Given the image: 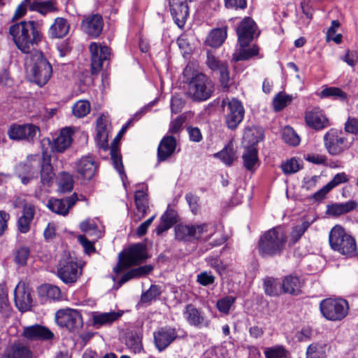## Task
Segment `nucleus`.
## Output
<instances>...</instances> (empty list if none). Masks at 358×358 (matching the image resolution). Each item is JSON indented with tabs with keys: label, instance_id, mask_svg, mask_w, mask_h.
Returning <instances> with one entry per match:
<instances>
[{
	"label": "nucleus",
	"instance_id": "nucleus-1",
	"mask_svg": "<svg viewBox=\"0 0 358 358\" xmlns=\"http://www.w3.org/2000/svg\"><path fill=\"white\" fill-rule=\"evenodd\" d=\"M8 32L17 49L24 54L35 52L43 39L41 25L34 20L14 23Z\"/></svg>",
	"mask_w": 358,
	"mask_h": 358
},
{
	"label": "nucleus",
	"instance_id": "nucleus-2",
	"mask_svg": "<svg viewBox=\"0 0 358 358\" xmlns=\"http://www.w3.org/2000/svg\"><path fill=\"white\" fill-rule=\"evenodd\" d=\"M182 74L185 83L187 84L186 94L192 101L202 102L212 96L214 85L206 75L194 71L189 65L185 68Z\"/></svg>",
	"mask_w": 358,
	"mask_h": 358
},
{
	"label": "nucleus",
	"instance_id": "nucleus-3",
	"mask_svg": "<svg viewBox=\"0 0 358 358\" xmlns=\"http://www.w3.org/2000/svg\"><path fill=\"white\" fill-rule=\"evenodd\" d=\"M287 236L282 227L265 231L258 241V252L264 258L280 256L285 249Z\"/></svg>",
	"mask_w": 358,
	"mask_h": 358
},
{
	"label": "nucleus",
	"instance_id": "nucleus-4",
	"mask_svg": "<svg viewBox=\"0 0 358 358\" xmlns=\"http://www.w3.org/2000/svg\"><path fill=\"white\" fill-rule=\"evenodd\" d=\"M256 24L250 17H245L236 29L238 43L241 50L238 55L235 57L236 61L247 60L250 57L258 54L259 48L256 45L252 48L245 49L253 39Z\"/></svg>",
	"mask_w": 358,
	"mask_h": 358
},
{
	"label": "nucleus",
	"instance_id": "nucleus-5",
	"mask_svg": "<svg viewBox=\"0 0 358 358\" xmlns=\"http://www.w3.org/2000/svg\"><path fill=\"white\" fill-rule=\"evenodd\" d=\"M329 242L331 248L346 257L356 255L357 245L355 239L341 225L334 226L329 234Z\"/></svg>",
	"mask_w": 358,
	"mask_h": 358
},
{
	"label": "nucleus",
	"instance_id": "nucleus-6",
	"mask_svg": "<svg viewBox=\"0 0 358 358\" xmlns=\"http://www.w3.org/2000/svg\"><path fill=\"white\" fill-rule=\"evenodd\" d=\"M221 107L227 127L234 130L244 118L245 109L242 103L237 99L226 97L222 100Z\"/></svg>",
	"mask_w": 358,
	"mask_h": 358
},
{
	"label": "nucleus",
	"instance_id": "nucleus-7",
	"mask_svg": "<svg viewBox=\"0 0 358 358\" xmlns=\"http://www.w3.org/2000/svg\"><path fill=\"white\" fill-rule=\"evenodd\" d=\"M32 60L34 63L29 70L31 80L42 87L48 83L52 76V66L41 51L35 52Z\"/></svg>",
	"mask_w": 358,
	"mask_h": 358
},
{
	"label": "nucleus",
	"instance_id": "nucleus-8",
	"mask_svg": "<svg viewBox=\"0 0 358 358\" xmlns=\"http://www.w3.org/2000/svg\"><path fill=\"white\" fill-rule=\"evenodd\" d=\"M147 258L145 246L142 243H136L131 246L123 256L120 254L119 262L113 268V271L116 273H120L131 266L141 264Z\"/></svg>",
	"mask_w": 358,
	"mask_h": 358
},
{
	"label": "nucleus",
	"instance_id": "nucleus-9",
	"mask_svg": "<svg viewBox=\"0 0 358 358\" xmlns=\"http://www.w3.org/2000/svg\"><path fill=\"white\" fill-rule=\"evenodd\" d=\"M57 273V276L65 284H73L81 275L82 268L73 257L65 254L59 260Z\"/></svg>",
	"mask_w": 358,
	"mask_h": 358
},
{
	"label": "nucleus",
	"instance_id": "nucleus-10",
	"mask_svg": "<svg viewBox=\"0 0 358 358\" xmlns=\"http://www.w3.org/2000/svg\"><path fill=\"white\" fill-rule=\"evenodd\" d=\"M324 143L331 155H341L350 146L345 134L335 129H331L325 134Z\"/></svg>",
	"mask_w": 358,
	"mask_h": 358
},
{
	"label": "nucleus",
	"instance_id": "nucleus-11",
	"mask_svg": "<svg viewBox=\"0 0 358 358\" xmlns=\"http://www.w3.org/2000/svg\"><path fill=\"white\" fill-rule=\"evenodd\" d=\"M14 300L17 308L22 313L34 311L36 306L32 298L31 290L24 282H20L14 290Z\"/></svg>",
	"mask_w": 358,
	"mask_h": 358
},
{
	"label": "nucleus",
	"instance_id": "nucleus-12",
	"mask_svg": "<svg viewBox=\"0 0 358 358\" xmlns=\"http://www.w3.org/2000/svg\"><path fill=\"white\" fill-rule=\"evenodd\" d=\"M89 48L91 54V73L97 74L102 70L104 62L109 59L110 50L95 42L91 43Z\"/></svg>",
	"mask_w": 358,
	"mask_h": 358
},
{
	"label": "nucleus",
	"instance_id": "nucleus-13",
	"mask_svg": "<svg viewBox=\"0 0 358 358\" xmlns=\"http://www.w3.org/2000/svg\"><path fill=\"white\" fill-rule=\"evenodd\" d=\"M206 64L213 71L219 73V80L222 87L224 91H228L231 85V79L227 63L208 52Z\"/></svg>",
	"mask_w": 358,
	"mask_h": 358
},
{
	"label": "nucleus",
	"instance_id": "nucleus-14",
	"mask_svg": "<svg viewBox=\"0 0 358 358\" xmlns=\"http://www.w3.org/2000/svg\"><path fill=\"white\" fill-rule=\"evenodd\" d=\"M79 199L76 193L65 199L50 198L47 203V207L52 213L65 216Z\"/></svg>",
	"mask_w": 358,
	"mask_h": 358
},
{
	"label": "nucleus",
	"instance_id": "nucleus-15",
	"mask_svg": "<svg viewBox=\"0 0 358 358\" xmlns=\"http://www.w3.org/2000/svg\"><path fill=\"white\" fill-rule=\"evenodd\" d=\"M22 336L31 341H48L54 338V334L48 328L40 324L24 327Z\"/></svg>",
	"mask_w": 358,
	"mask_h": 358
},
{
	"label": "nucleus",
	"instance_id": "nucleus-16",
	"mask_svg": "<svg viewBox=\"0 0 358 358\" xmlns=\"http://www.w3.org/2000/svg\"><path fill=\"white\" fill-rule=\"evenodd\" d=\"M304 118L306 124L315 130H321L329 126L328 118L319 107L306 110Z\"/></svg>",
	"mask_w": 358,
	"mask_h": 358
},
{
	"label": "nucleus",
	"instance_id": "nucleus-17",
	"mask_svg": "<svg viewBox=\"0 0 358 358\" xmlns=\"http://www.w3.org/2000/svg\"><path fill=\"white\" fill-rule=\"evenodd\" d=\"M169 7L175 23L182 28L189 15L187 0H169Z\"/></svg>",
	"mask_w": 358,
	"mask_h": 358
},
{
	"label": "nucleus",
	"instance_id": "nucleus-18",
	"mask_svg": "<svg viewBox=\"0 0 358 358\" xmlns=\"http://www.w3.org/2000/svg\"><path fill=\"white\" fill-rule=\"evenodd\" d=\"M76 169L83 180H90L98 171V164L91 156L81 157L76 163Z\"/></svg>",
	"mask_w": 358,
	"mask_h": 358
},
{
	"label": "nucleus",
	"instance_id": "nucleus-19",
	"mask_svg": "<svg viewBox=\"0 0 358 358\" xmlns=\"http://www.w3.org/2000/svg\"><path fill=\"white\" fill-rule=\"evenodd\" d=\"M38 131V128L33 124L13 125L8 134L11 139L31 141Z\"/></svg>",
	"mask_w": 358,
	"mask_h": 358
},
{
	"label": "nucleus",
	"instance_id": "nucleus-20",
	"mask_svg": "<svg viewBox=\"0 0 358 358\" xmlns=\"http://www.w3.org/2000/svg\"><path fill=\"white\" fill-rule=\"evenodd\" d=\"M178 334L174 328L165 327L154 333V341L159 351L165 350L176 338Z\"/></svg>",
	"mask_w": 358,
	"mask_h": 358
},
{
	"label": "nucleus",
	"instance_id": "nucleus-21",
	"mask_svg": "<svg viewBox=\"0 0 358 358\" xmlns=\"http://www.w3.org/2000/svg\"><path fill=\"white\" fill-rule=\"evenodd\" d=\"M321 313H348V302L344 299L328 298L320 303Z\"/></svg>",
	"mask_w": 358,
	"mask_h": 358
},
{
	"label": "nucleus",
	"instance_id": "nucleus-22",
	"mask_svg": "<svg viewBox=\"0 0 358 358\" xmlns=\"http://www.w3.org/2000/svg\"><path fill=\"white\" fill-rule=\"evenodd\" d=\"M81 27L88 36L97 38L103 30V18L99 14L91 15L82 21Z\"/></svg>",
	"mask_w": 358,
	"mask_h": 358
},
{
	"label": "nucleus",
	"instance_id": "nucleus-23",
	"mask_svg": "<svg viewBox=\"0 0 358 358\" xmlns=\"http://www.w3.org/2000/svg\"><path fill=\"white\" fill-rule=\"evenodd\" d=\"M75 132L74 127L63 128L59 136L53 140L52 150L57 152H63L72 143V136Z\"/></svg>",
	"mask_w": 358,
	"mask_h": 358
},
{
	"label": "nucleus",
	"instance_id": "nucleus-24",
	"mask_svg": "<svg viewBox=\"0 0 358 358\" xmlns=\"http://www.w3.org/2000/svg\"><path fill=\"white\" fill-rule=\"evenodd\" d=\"M176 148V139L172 136H166L160 141L157 148V161L167 160L174 153Z\"/></svg>",
	"mask_w": 358,
	"mask_h": 358
},
{
	"label": "nucleus",
	"instance_id": "nucleus-25",
	"mask_svg": "<svg viewBox=\"0 0 358 358\" xmlns=\"http://www.w3.org/2000/svg\"><path fill=\"white\" fill-rule=\"evenodd\" d=\"M35 215V206L32 204H24L22 215L17 221L18 231L22 234H26L30 230L31 224Z\"/></svg>",
	"mask_w": 358,
	"mask_h": 358
},
{
	"label": "nucleus",
	"instance_id": "nucleus-26",
	"mask_svg": "<svg viewBox=\"0 0 358 358\" xmlns=\"http://www.w3.org/2000/svg\"><path fill=\"white\" fill-rule=\"evenodd\" d=\"M38 166H36L30 163H19L15 167V171L20 178L21 182L23 185H27L34 178L38 176Z\"/></svg>",
	"mask_w": 358,
	"mask_h": 358
},
{
	"label": "nucleus",
	"instance_id": "nucleus-27",
	"mask_svg": "<svg viewBox=\"0 0 358 358\" xmlns=\"http://www.w3.org/2000/svg\"><path fill=\"white\" fill-rule=\"evenodd\" d=\"M108 132L106 119L103 117H99L96 120V134L95 141L96 145L103 150H107L108 149Z\"/></svg>",
	"mask_w": 358,
	"mask_h": 358
},
{
	"label": "nucleus",
	"instance_id": "nucleus-28",
	"mask_svg": "<svg viewBox=\"0 0 358 358\" xmlns=\"http://www.w3.org/2000/svg\"><path fill=\"white\" fill-rule=\"evenodd\" d=\"M82 315H55L57 324L66 327L69 331H74L83 326Z\"/></svg>",
	"mask_w": 358,
	"mask_h": 358
},
{
	"label": "nucleus",
	"instance_id": "nucleus-29",
	"mask_svg": "<svg viewBox=\"0 0 358 358\" xmlns=\"http://www.w3.org/2000/svg\"><path fill=\"white\" fill-rule=\"evenodd\" d=\"M70 29V24L66 19L61 17H56L48 30L51 38H62L66 36Z\"/></svg>",
	"mask_w": 358,
	"mask_h": 358
},
{
	"label": "nucleus",
	"instance_id": "nucleus-30",
	"mask_svg": "<svg viewBox=\"0 0 358 358\" xmlns=\"http://www.w3.org/2000/svg\"><path fill=\"white\" fill-rule=\"evenodd\" d=\"M127 130V126L122 127L121 130L117 134V136L115 138L113 141V145H112L110 148V157L113 162V164L115 167V169L117 170V171L120 173L122 179H123V176H125V173L124 171L123 164L122 162V157L120 153L119 149L115 146L114 143L115 141H119L122 136L124 134V133Z\"/></svg>",
	"mask_w": 358,
	"mask_h": 358
},
{
	"label": "nucleus",
	"instance_id": "nucleus-31",
	"mask_svg": "<svg viewBox=\"0 0 358 358\" xmlns=\"http://www.w3.org/2000/svg\"><path fill=\"white\" fill-rule=\"evenodd\" d=\"M3 358H33V352L29 347L16 343L5 350Z\"/></svg>",
	"mask_w": 358,
	"mask_h": 358
},
{
	"label": "nucleus",
	"instance_id": "nucleus-32",
	"mask_svg": "<svg viewBox=\"0 0 358 358\" xmlns=\"http://www.w3.org/2000/svg\"><path fill=\"white\" fill-rule=\"evenodd\" d=\"M358 207V203L350 200L344 203H334L328 205L327 213L329 215L339 216L350 213Z\"/></svg>",
	"mask_w": 358,
	"mask_h": 358
},
{
	"label": "nucleus",
	"instance_id": "nucleus-33",
	"mask_svg": "<svg viewBox=\"0 0 358 358\" xmlns=\"http://www.w3.org/2000/svg\"><path fill=\"white\" fill-rule=\"evenodd\" d=\"M358 207V203L350 200L344 203H334L328 205L327 213L329 215L339 216L350 213Z\"/></svg>",
	"mask_w": 358,
	"mask_h": 358
},
{
	"label": "nucleus",
	"instance_id": "nucleus-34",
	"mask_svg": "<svg viewBox=\"0 0 358 358\" xmlns=\"http://www.w3.org/2000/svg\"><path fill=\"white\" fill-rule=\"evenodd\" d=\"M31 11L40 13L41 15H46L48 13L58 11L57 1L55 0H31Z\"/></svg>",
	"mask_w": 358,
	"mask_h": 358
},
{
	"label": "nucleus",
	"instance_id": "nucleus-35",
	"mask_svg": "<svg viewBox=\"0 0 358 358\" xmlns=\"http://www.w3.org/2000/svg\"><path fill=\"white\" fill-rule=\"evenodd\" d=\"M302 282L295 275H287L282 282V292L292 295H298L301 292Z\"/></svg>",
	"mask_w": 358,
	"mask_h": 358
},
{
	"label": "nucleus",
	"instance_id": "nucleus-36",
	"mask_svg": "<svg viewBox=\"0 0 358 358\" xmlns=\"http://www.w3.org/2000/svg\"><path fill=\"white\" fill-rule=\"evenodd\" d=\"M36 158L37 166L41 165V182L43 185L49 186L55 176L50 160L43 157L42 162H41L40 157Z\"/></svg>",
	"mask_w": 358,
	"mask_h": 358
},
{
	"label": "nucleus",
	"instance_id": "nucleus-37",
	"mask_svg": "<svg viewBox=\"0 0 358 358\" xmlns=\"http://www.w3.org/2000/svg\"><path fill=\"white\" fill-rule=\"evenodd\" d=\"M227 27H223L212 30L206 38V44L213 48L220 47L227 38Z\"/></svg>",
	"mask_w": 358,
	"mask_h": 358
},
{
	"label": "nucleus",
	"instance_id": "nucleus-38",
	"mask_svg": "<svg viewBox=\"0 0 358 358\" xmlns=\"http://www.w3.org/2000/svg\"><path fill=\"white\" fill-rule=\"evenodd\" d=\"M31 250L27 245H20L13 250V262L18 266H24L30 256Z\"/></svg>",
	"mask_w": 358,
	"mask_h": 358
},
{
	"label": "nucleus",
	"instance_id": "nucleus-39",
	"mask_svg": "<svg viewBox=\"0 0 358 358\" xmlns=\"http://www.w3.org/2000/svg\"><path fill=\"white\" fill-rule=\"evenodd\" d=\"M190 229L192 241L194 239L198 240L201 238L204 234H208L209 232V234H208L206 238V240H208V238H210V236L215 231L213 227L210 224L207 223H203L200 224H192L190 225Z\"/></svg>",
	"mask_w": 358,
	"mask_h": 358
},
{
	"label": "nucleus",
	"instance_id": "nucleus-40",
	"mask_svg": "<svg viewBox=\"0 0 358 358\" xmlns=\"http://www.w3.org/2000/svg\"><path fill=\"white\" fill-rule=\"evenodd\" d=\"M125 345L129 350L135 354L140 353L143 350L142 338L136 332H128L125 336Z\"/></svg>",
	"mask_w": 358,
	"mask_h": 358
},
{
	"label": "nucleus",
	"instance_id": "nucleus-41",
	"mask_svg": "<svg viewBox=\"0 0 358 358\" xmlns=\"http://www.w3.org/2000/svg\"><path fill=\"white\" fill-rule=\"evenodd\" d=\"M319 96L321 99L333 98L342 101L348 99L347 94L339 87H325L319 93Z\"/></svg>",
	"mask_w": 358,
	"mask_h": 358
},
{
	"label": "nucleus",
	"instance_id": "nucleus-42",
	"mask_svg": "<svg viewBox=\"0 0 358 358\" xmlns=\"http://www.w3.org/2000/svg\"><path fill=\"white\" fill-rule=\"evenodd\" d=\"M96 222V220L89 219L82 222L80 224V229L87 236L92 237L94 240H97L102 236Z\"/></svg>",
	"mask_w": 358,
	"mask_h": 358
},
{
	"label": "nucleus",
	"instance_id": "nucleus-43",
	"mask_svg": "<svg viewBox=\"0 0 358 358\" xmlns=\"http://www.w3.org/2000/svg\"><path fill=\"white\" fill-rule=\"evenodd\" d=\"M327 345L319 343L310 344L306 350V358H325Z\"/></svg>",
	"mask_w": 358,
	"mask_h": 358
},
{
	"label": "nucleus",
	"instance_id": "nucleus-44",
	"mask_svg": "<svg viewBox=\"0 0 358 358\" xmlns=\"http://www.w3.org/2000/svg\"><path fill=\"white\" fill-rule=\"evenodd\" d=\"M264 287L265 293L269 296H278L282 292V283L272 278L264 280Z\"/></svg>",
	"mask_w": 358,
	"mask_h": 358
},
{
	"label": "nucleus",
	"instance_id": "nucleus-45",
	"mask_svg": "<svg viewBox=\"0 0 358 358\" xmlns=\"http://www.w3.org/2000/svg\"><path fill=\"white\" fill-rule=\"evenodd\" d=\"M244 166L247 170L252 171L257 164V150L254 148H248L243 155Z\"/></svg>",
	"mask_w": 358,
	"mask_h": 358
},
{
	"label": "nucleus",
	"instance_id": "nucleus-46",
	"mask_svg": "<svg viewBox=\"0 0 358 358\" xmlns=\"http://www.w3.org/2000/svg\"><path fill=\"white\" fill-rule=\"evenodd\" d=\"M39 294L43 296H46L49 299H59L61 297L60 289L52 285L45 284L39 287Z\"/></svg>",
	"mask_w": 358,
	"mask_h": 358
},
{
	"label": "nucleus",
	"instance_id": "nucleus-47",
	"mask_svg": "<svg viewBox=\"0 0 358 358\" xmlns=\"http://www.w3.org/2000/svg\"><path fill=\"white\" fill-rule=\"evenodd\" d=\"M90 103L86 100L77 101L72 107L73 115L78 118L85 117L90 112Z\"/></svg>",
	"mask_w": 358,
	"mask_h": 358
},
{
	"label": "nucleus",
	"instance_id": "nucleus-48",
	"mask_svg": "<svg viewBox=\"0 0 358 358\" xmlns=\"http://www.w3.org/2000/svg\"><path fill=\"white\" fill-rule=\"evenodd\" d=\"M73 183L74 181L71 174L66 172L61 173L58 181V185L60 192H71L73 188Z\"/></svg>",
	"mask_w": 358,
	"mask_h": 358
},
{
	"label": "nucleus",
	"instance_id": "nucleus-49",
	"mask_svg": "<svg viewBox=\"0 0 358 358\" xmlns=\"http://www.w3.org/2000/svg\"><path fill=\"white\" fill-rule=\"evenodd\" d=\"M282 138L287 144L296 146L300 143L299 136L295 132L292 127L289 126L285 127L282 131Z\"/></svg>",
	"mask_w": 358,
	"mask_h": 358
},
{
	"label": "nucleus",
	"instance_id": "nucleus-50",
	"mask_svg": "<svg viewBox=\"0 0 358 358\" xmlns=\"http://www.w3.org/2000/svg\"><path fill=\"white\" fill-rule=\"evenodd\" d=\"M313 222V221H304L301 224L296 225L292 229L290 234L292 245L295 244L301 238Z\"/></svg>",
	"mask_w": 358,
	"mask_h": 358
},
{
	"label": "nucleus",
	"instance_id": "nucleus-51",
	"mask_svg": "<svg viewBox=\"0 0 358 358\" xmlns=\"http://www.w3.org/2000/svg\"><path fill=\"white\" fill-rule=\"evenodd\" d=\"M134 198L137 210L144 216L148 208L147 194L143 191L138 190L135 192Z\"/></svg>",
	"mask_w": 358,
	"mask_h": 358
},
{
	"label": "nucleus",
	"instance_id": "nucleus-52",
	"mask_svg": "<svg viewBox=\"0 0 358 358\" xmlns=\"http://www.w3.org/2000/svg\"><path fill=\"white\" fill-rule=\"evenodd\" d=\"M292 101V96L284 94L282 92L278 93L273 99V108L275 111H280L288 106Z\"/></svg>",
	"mask_w": 358,
	"mask_h": 358
},
{
	"label": "nucleus",
	"instance_id": "nucleus-53",
	"mask_svg": "<svg viewBox=\"0 0 358 358\" xmlns=\"http://www.w3.org/2000/svg\"><path fill=\"white\" fill-rule=\"evenodd\" d=\"M161 294V289L158 285H151L150 289L143 293L141 297L140 303L141 304H148L152 300H155Z\"/></svg>",
	"mask_w": 358,
	"mask_h": 358
},
{
	"label": "nucleus",
	"instance_id": "nucleus-54",
	"mask_svg": "<svg viewBox=\"0 0 358 358\" xmlns=\"http://www.w3.org/2000/svg\"><path fill=\"white\" fill-rule=\"evenodd\" d=\"M175 235L176 239L179 241H191V229L190 225L178 224L175 227Z\"/></svg>",
	"mask_w": 358,
	"mask_h": 358
},
{
	"label": "nucleus",
	"instance_id": "nucleus-55",
	"mask_svg": "<svg viewBox=\"0 0 358 358\" xmlns=\"http://www.w3.org/2000/svg\"><path fill=\"white\" fill-rule=\"evenodd\" d=\"M280 167L282 172L287 175L295 173L302 168L299 161L295 158H292L283 162Z\"/></svg>",
	"mask_w": 358,
	"mask_h": 358
},
{
	"label": "nucleus",
	"instance_id": "nucleus-56",
	"mask_svg": "<svg viewBox=\"0 0 358 358\" xmlns=\"http://www.w3.org/2000/svg\"><path fill=\"white\" fill-rule=\"evenodd\" d=\"M31 0H22L17 6L12 17V20L15 21L24 16L27 13V9L31 10Z\"/></svg>",
	"mask_w": 358,
	"mask_h": 358
},
{
	"label": "nucleus",
	"instance_id": "nucleus-57",
	"mask_svg": "<svg viewBox=\"0 0 358 358\" xmlns=\"http://www.w3.org/2000/svg\"><path fill=\"white\" fill-rule=\"evenodd\" d=\"M235 301V297L232 296H227L218 300L216 306L220 312L222 313H227Z\"/></svg>",
	"mask_w": 358,
	"mask_h": 358
},
{
	"label": "nucleus",
	"instance_id": "nucleus-58",
	"mask_svg": "<svg viewBox=\"0 0 358 358\" xmlns=\"http://www.w3.org/2000/svg\"><path fill=\"white\" fill-rule=\"evenodd\" d=\"M215 156L219 157L226 165L230 166L236 159V155L232 148H224L217 152Z\"/></svg>",
	"mask_w": 358,
	"mask_h": 358
},
{
	"label": "nucleus",
	"instance_id": "nucleus-59",
	"mask_svg": "<svg viewBox=\"0 0 358 358\" xmlns=\"http://www.w3.org/2000/svg\"><path fill=\"white\" fill-rule=\"evenodd\" d=\"M287 350L282 346H275L265 350L266 358H285Z\"/></svg>",
	"mask_w": 358,
	"mask_h": 358
},
{
	"label": "nucleus",
	"instance_id": "nucleus-60",
	"mask_svg": "<svg viewBox=\"0 0 358 358\" xmlns=\"http://www.w3.org/2000/svg\"><path fill=\"white\" fill-rule=\"evenodd\" d=\"M10 310L8 301L7 289L5 284L0 283V313H7Z\"/></svg>",
	"mask_w": 358,
	"mask_h": 358
},
{
	"label": "nucleus",
	"instance_id": "nucleus-61",
	"mask_svg": "<svg viewBox=\"0 0 358 358\" xmlns=\"http://www.w3.org/2000/svg\"><path fill=\"white\" fill-rule=\"evenodd\" d=\"M94 322L96 325L106 324L113 323L122 315H93Z\"/></svg>",
	"mask_w": 358,
	"mask_h": 358
},
{
	"label": "nucleus",
	"instance_id": "nucleus-62",
	"mask_svg": "<svg viewBox=\"0 0 358 358\" xmlns=\"http://www.w3.org/2000/svg\"><path fill=\"white\" fill-rule=\"evenodd\" d=\"M196 281L203 286H208L214 283L215 276L210 273L203 271L197 275Z\"/></svg>",
	"mask_w": 358,
	"mask_h": 358
},
{
	"label": "nucleus",
	"instance_id": "nucleus-63",
	"mask_svg": "<svg viewBox=\"0 0 358 358\" xmlns=\"http://www.w3.org/2000/svg\"><path fill=\"white\" fill-rule=\"evenodd\" d=\"M187 321L193 326L201 327L207 326L208 321L204 319L202 315H188Z\"/></svg>",
	"mask_w": 358,
	"mask_h": 358
},
{
	"label": "nucleus",
	"instance_id": "nucleus-64",
	"mask_svg": "<svg viewBox=\"0 0 358 358\" xmlns=\"http://www.w3.org/2000/svg\"><path fill=\"white\" fill-rule=\"evenodd\" d=\"M345 131L349 134H358V119L355 117H348L345 123Z\"/></svg>",
	"mask_w": 358,
	"mask_h": 358
}]
</instances>
